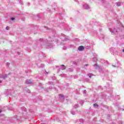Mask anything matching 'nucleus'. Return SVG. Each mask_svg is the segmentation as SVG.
Returning <instances> with one entry per match:
<instances>
[{
  "mask_svg": "<svg viewBox=\"0 0 124 124\" xmlns=\"http://www.w3.org/2000/svg\"><path fill=\"white\" fill-rule=\"evenodd\" d=\"M93 106L94 107H98V105L97 104H94Z\"/></svg>",
  "mask_w": 124,
  "mask_h": 124,
  "instance_id": "obj_9",
  "label": "nucleus"
},
{
  "mask_svg": "<svg viewBox=\"0 0 124 124\" xmlns=\"http://www.w3.org/2000/svg\"><path fill=\"white\" fill-rule=\"evenodd\" d=\"M2 81H1V80H0V84L1 83H2Z\"/></svg>",
  "mask_w": 124,
  "mask_h": 124,
  "instance_id": "obj_21",
  "label": "nucleus"
},
{
  "mask_svg": "<svg viewBox=\"0 0 124 124\" xmlns=\"http://www.w3.org/2000/svg\"><path fill=\"white\" fill-rule=\"evenodd\" d=\"M116 5H117V6H121V2H117V3H116Z\"/></svg>",
  "mask_w": 124,
  "mask_h": 124,
  "instance_id": "obj_7",
  "label": "nucleus"
},
{
  "mask_svg": "<svg viewBox=\"0 0 124 124\" xmlns=\"http://www.w3.org/2000/svg\"><path fill=\"white\" fill-rule=\"evenodd\" d=\"M93 61H94V62H96V61H97V59H96V58H94Z\"/></svg>",
  "mask_w": 124,
  "mask_h": 124,
  "instance_id": "obj_11",
  "label": "nucleus"
},
{
  "mask_svg": "<svg viewBox=\"0 0 124 124\" xmlns=\"http://www.w3.org/2000/svg\"><path fill=\"white\" fill-rule=\"evenodd\" d=\"M9 28V27H7L6 28V29L7 30H8V28Z\"/></svg>",
  "mask_w": 124,
  "mask_h": 124,
  "instance_id": "obj_19",
  "label": "nucleus"
},
{
  "mask_svg": "<svg viewBox=\"0 0 124 124\" xmlns=\"http://www.w3.org/2000/svg\"><path fill=\"white\" fill-rule=\"evenodd\" d=\"M63 50H66V46H63Z\"/></svg>",
  "mask_w": 124,
  "mask_h": 124,
  "instance_id": "obj_16",
  "label": "nucleus"
},
{
  "mask_svg": "<svg viewBox=\"0 0 124 124\" xmlns=\"http://www.w3.org/2000/svg\"><path fill=\"white\" fill-rule=\"evenodd\" d=\"M0 113H1V110H0Z\"/></svg>",
  "mask_w": 124,
  "mask_h": 124,
  "instance_id": "obj_22",
  "label": "nucleus"
},
{
  "mask_svg": "<svg viewBox=\"0 0 124 124\" xmlns=\"http://www.w3.org/2000/svg\"><path fill=\"white\" fill-rule=\"evenodd\" d=\"M71 114H72L73 115H75V112H74V111H71Z\"/></svg>",
  "mask_w": 124,
  "mask_h": 124,
  "instance_id": "obj_14",
  "label": "nucleus"
},
{
  "mask_svg": "<svg viewBox=\"0 0 124 124\" xmlns=\"http://www.w3.org/2000/svg\"><path fill=\"white\" fill-rule=\"evenodd\" d=\"M110 31H111V33L116 34L118 32V30H116L115 28L110 29Z\"/></svg>",
  "mask_w": 124,
  "mask_h": 124,
  "instance_id": "obj_1",
  "label": "nucleus"
},
{
  "mask_svg": "<svg viewBox=\"0 0 124 124\" xmlns=\"http://www.w3.org/2000/svg\"><path fill=\"white\" fill-rule=\"evenodd\" d=\"M11 20L12 21H14V20H15V18H14V17H12V18H11Z\"/></svg>",
  "mask_w": 124,
  "mask_h": 124,
  "instance_id": "obj_13",
  "label": "nucleus"
},
{
  "mask_svg": "<svg viewBox=\"0 0 124 124\" xmlns=\"http://www.w3.org/2000/svg\"><path fill=\"white\" fill-rule=\"evenodd\" d=\"M94 66H97V64H94Z\"/></svg>",
  "mask_w": 124,
  "mask_h": 124,
  "instance_id": "obj_20",
  "label": "nucleus"
},
{
  "mask_svg": "<svg viewBox=\"0 0 124 124\" xmlns=\"http://www.w3.org/2000/svg\"><path fill=\"white\" fill-rule=\"evenodd\" d=\"M25 111H26V110L25 109Z\"/></svg>",
  "mask_w": 124,
  "mask_h": 124,
  "instance_id": "obj_24",
  "label": "nucleus"
},
{
  "mask_svg": "<svg viewBox=\"0 0 124 124\" xmlns=\"http://www.w3.org/2000/svg\"><path fill=\"white\" fill-rule=\"evenodd\" d=\"M6 78V75L2 76V78H3V79H5Z\"/></svg>",
  "mask_w": 124,
  "mask_h": 124,
  "instance_id": "obj_15",
  "label": "nucleus"
},
{
  "mask_svg": "<svg viewBox=\"0 0 124 124\" xmlns=\"http://www.w3.org/2000/svg\"><path fill=\"white\" fill-rule=\"evenodd\" d=\"M78 104H76L74 106V108H78Z\"/></svg>",
  "mask_w": 124,
  "mask_h": 124,
  "instance_id": "obj_10",
  "label": "nucleus"
},
{
  "mask_svg": "<svg viewBox=\"0 0 124 124\" xmlns=\"http://www.w3.org/2000/svg\"><path fill=\"white\" fill-rule=\"evenodd\" d=\"M79 122H80V123H83V119H80V120H79Z\"/></svg>",
  "mask_w": 124,
  "mask_h": 124,
  "instance_id": "obj_17",
  "label": "nucleus"
},
{
  "mask_svg": "<svg viewBox=\"0 0 124 124\" xmlns=\"http://www.w3.org/2000/svg\"><path fill=\"white\" fill-rule=\"evenodd\" d=\"M59 97L60 98H61L62 99H64V96L62 94H59Z\"/></svg>",
  "mask_w": 124,
  "mask_h": 124,
  "instance_id": "obj_6",
  "label": "nucleus"
},
{
  "mask_svg": "<svg viewBox=\"0 0 124 124\" xmlns=\"http://www.w3.org/2000/svg\"><path fill=\"white\" fill-rule=\"evenodd\" d=\"M84 46H79L78 48V50H79V51H83V50H84Z\"/></svg>",
  "mask_w": 124,
  "mask_h": 124,
  "instance_id": "obj_5",
  "label": "nucleus"
},
{
  "mask_svg": "<svg viewBox=\"0 0 124 124\" xmlns=\"http://www.w3.org/2000/svg\"><path fill=\"white\" fill-rule=\"evenodd\" d=\"M26 84H27L28 85H31V80H27L25 81Z\"/></svg>",
  "mask_w": 124,
  "mask_h": 124,
  "instance_id": "obj_4",
  "label": "nucleus"
},
{
  "mask_svg": "<svg viewBox=\"0 0 124 124\" xmlns=\"http://www.w3.org/2000/svg\"><path fill=\"white\" fill-rule=\"evenodd\" d=\"M83 7L85 8V9H89L90 8V6H89V5L87 4L83 5Z\"/></svg>",
  "mask_w": 124,
  "mask_h": 124,
  "instance_id": "obj_2",
  "label": "nucleus"
},
{
  "mask_svg": "<svg viewBox=\"0 0 124 124\" xmlns=\"http://www.w3.org/2000/svg\"><path fill=\"white\" fill-rule=\"evenodd\" d=\"M67 101H68V100L67 99Z\"/></svg>",
  "mask_w": 124,
  "mask_h": 124,
  "instance_id": "obj_23",
  "label": "nucleus"
},
{
  "mask_svg": "<svg viewBox=\"0 0 124 124\" xmlns=\"http://www.w3.org/2000/svg\"><path fill=\"white\" fill-rule=\"evenodd\" d=\"M88 76H89V77H90V78H91V77H92V76H93V75L91 73H89L88 74Z\"/></svg>",
  "mask_w": 124,
  "mask_h": 124,
  "instance_id": "obj_8",
  "label": "nucleus"
},
{
  "mask_svg": "<svg viewBox=\"0 0 124 124\" xmlns=\"http://www.w3.org/2000/svg\"><path fill=\"white\" fill-rule=\"evenodd\" d=\"M87 93V91L86 90H84L83 92V93Z\"/></svg>",
  "mask_w": 124,
  "mask_h": 124,
  "instance_id": "obj_18",
  "label": "nucleus"
},
{
  "mask_svg": "<svg viewBox=\"0 0 124 124\" xmlns=\"http://www.w3.org/2000/svg\"><path fill=\"white\" fill-rule=\"evenodd\" d=\"M80 104L82 105V104H83V103H84V101L83 100H81L80 102Z\"/></svg>",
  "mask_w": 124,
  "mask_h": 124,
  "instance_id": "obj_12",
  "label": "nucleus"
},
{
  "mask_svg": "<svg viewBox=\"0 0 124 124\" xmlns=\"http://www.w3.org/2000/svg\"><path fill=\"white\" fill-rule=\"evenodd\" d=\"M66 68V67L64 65H62L60 66V69H62V70H64Z\"/></svg>",
  "mask_w": 124,
  "mask_h": 124,
  "instance_id": "obj_3",
  "label": "nucleus"
}]
</instances>
